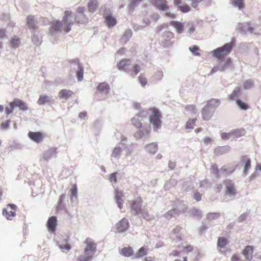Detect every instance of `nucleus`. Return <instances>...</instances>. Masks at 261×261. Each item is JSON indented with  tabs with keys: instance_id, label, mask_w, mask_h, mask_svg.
Masks as SVG:
<instances>
[{
	"instance_id": "aec40b11",
	"label": "nucleus",
	"mask_w": 261,
	"mask_h": 261,
	"mask_svg": "<svg viewBox=\"0 0 261 261\" xmlns=\"http://www.w3.org/2000/svg\"><path fill=\"white\" fill-rule=\"evenodd\" d=\"M97 90L100 93L107 94L109 92L110 88L108 84L103 82L99 84Z\"/></svg>"
},
{
	"instance_id": "9d476101",
	"label": "nucleus",
	"mask_w": 261,
	"mask_h": 261,
	"mask_svg": "<svg viewBox=\"0 0 261 261\" xmlns=\"http://www.w3.org/2000/svg\"><path fill=\"white\" fill-rule=\"evenodd\" d=\"M150 2L156 8L161 10L165 11L169 9L166 0H150Z\"/></svg>"
},
{
	"instance_id": "c9c22d12",
	"label": "nucleus",
	"mask_w": 261,
	"mask_h": 261,
	"mask_svg": "<svg viewBox=\"0 0 261 261\" xmlns=\"http://www.w3.org/2000/svg\"><path fill=\"white\" fill-rule=\"evenodd\" d=\"M210 170L212 174L215 175L217 177H219V170L217 165H212Z\"/></svg>"
},
{
	"instance_id": "2f4dec72",
	"label": "nucleus",
	"mask_w": 261,
	"mask_h": 261,
	"mask_svg": "<svg viewBox=\"0 0 261 261\" xmlns=\"http://www.w3.org/2000/svg\"><path fill=\"white\" fill-rule=\"evenodd\" d=\"M131 122L133 125L138 128H140L142 127L141 121L138 117L133 118L131 119Z\"/></svg>"
},
{
	"instance_id": "9b49d317",
	"label": "nucleus",
	"mask_w": 261,
	"mask_h": 261,
	"mask_svg": "<svg viewBox=\"0 0 261 261\" xmlns=\"http://www.w3.org/2000/svg\"><path fill=\"white\" fill-rule=\"evenodd\" d=\"M150 2L156 8L161 10L165 11L169 9L166 0H150Z\"/></svg>"
},
{
	"instance_id": "1a4fd4ad",
	"label": "nucleus",
	"mask_w": 261,
	"mask_h": 261,
	"mask_svg": "<svg viewBox=\"0 0 261 261\" xmlns=\"http://www.w3.org/2000/svg\"><path fill=\"white\" fill-rule=\"evenodd\" d=\"M129 227V223L125 218L122 219L116 225V228L118 232H122L125 231Z\"/></svg>"
},
{
	"instance_id": "4c0bfd02",
	"label": "nucleus",
	"mask_w": 261,
	"mask_h": 261,
	"mask_svg": "<svg viewBox=\"0 0 261 261\" xmlns=\"http://www.w3.org/2000/svg\"><path fill=\"white\" fill-rule=\"evenodd\" d=\"M138 81L142 87H145L147 84V80L143 74L140 75L138 77Z\"/></svg>"
},
{
	"instance_id": "0e129e2a",
	"label": "nucleus",
	"mask_w": 261,
	"mask_h": 261,
	"mask_svg": "<svg viewBox=\"0 0 261 261\" xmlns=\"http://www.w3.org/2000/svg\"><path fill=\"white\" fill-rule=\"evenodd\" d=\"M142 0H131V4L133 6L136 5L137 3L140 2Z\"/></svg>"
},
{
	"instance_id": "5701e85b",
	"label": "nucleus",
	"mask_w": 261,
	"mask_h": 261,
	"mask_svg": "<svg viewBox=\"0 0 261 261\" xmlns=\"http://www.w3.org/2000/svg\"><path fill=\"white\" fill-rule=\"evenodd\" d=\"M170 25L175 28L177 32L179 34L181 33L184 29V24L183 23L177 21H172L170 22Z\"/></svg>"
},
{
	"instance_id": "de8ad7c7",
	"label": "nucleus",
	"mask_w": 261,
	"mask_h": 261,
	"mask_svg": "<svg viewBox=\"0 0 261 261\" xmlns=\"http://www.w3.org/2000/svg\"><path fill=\"white\" fill-rule=\"evenodd\" d=\"M71 194L72 196H76L77 194V188L75 185H73L70 190Z\"/></svg>"
},
{
	"instance_id": "bf43d9fd",
	"label": "nucleus",
	"mask_w": 261,
	"mask_h": 261,
	"mask_svg": "<svg viewBox=\"0 0 261 261\" xmlns=\"http://www.w3.org/2000/svg\"><path fill=\"white\" fill-rule=\"evenodd\" d=\"M8 126H9L8 122H4L1 125L2 127L4 129L7 128L8 127Z\"/></svg>"
},
{
	"instance_id": "39448f33",
	"label": "nucleus",
	"mask_w": 261,
	"mask_h": 261,
	"mask_svg": "<svg viewBox=\"0 0 261 261\" xmlns=\"http://www.w3.org/2000/svg\"><path fill=\"white\" fill-rule=\"evenodd\" d=\"M151 114L149 116L150 123L152 124L154 130H157L161 126V114L160 111L156 109H150Z\"/></svg>"
},
{
	"instance_id": "2eb2a0df",
	"label": "nucleus",
	"mask_w": 261,
	"mask_h": 261,
	"mask_svg": "<svg viewBox=\"0 0 261 261\" xmlns=\"http://www.w3.org/2000/svg\"><path fill=\"white\" fill-rule=\"evenodd\" d=\"M226 185V193L228 195H234L236 193V190L234 187V184L231 180H226L224 181Z\"/></svg>"
},
{
	"instance_id": "a18cd8bd",
	"label": "nucleus",
	"mask_w": 261,
	"mask_h": 261,
	"mask_svg": "<svg viewBox=\"0 0 261 261\" xmlns=\"http://www.w3.org/2000/svg\"><path fill=\"white\" fill-rule=\"evenodd\" d=\"M243 85L244 89H248L251 88L252 87L253 83L252 80H248L244 82Z\"/></svg>"
},
{
	"instance_id": "20e7f679",
	"label": "nucleus",
	"mask_w": 261,
	"mask_h": 261,
	"mask_svg": "<svg viewBox=\"0 0 261 261\" xmlns=\"http://www.w3.org/2000/svg\"><path fill=\"white\" fill-rule=\"evenodd\" d=\"M219 103V100L217 99H212L207 101L206 105L201 110L203 119L209 120L212 117L214 110L218 107Z\"/></svg>"
},
{
	"instance_id": "7c9ffc66",
	"label": "nucleus",
	"mask_w": 261,
	"mask_h": 261,
	"mask_svg": "<svg viewBox=\"0 0 261 261\" xmlns=\"http://www.w3.org/2000/svg\"><path fill=\"white\" fill-rule=\"evenodd\" d=\"M49 101L50 98L49 96L46 95H41L37 101V103L39 105H42L45 103L49 102Z\"/></svg>"
},
{
	"instance_id": "f3484780",
	"label": "nucleus",
	"mask_w": 261,
	"mask_h": 261,
	"mask_svg": "<svg viewBox=\"0 0 261 261\" xmlns=\"http://www.w3.org/2000/svg\"><path fill=\"white\" fill-rule=\"evenodd\" d=\"M70 63H74L77 65L78 69L76 71V76L79 81H81L83 79L84 70L79 63L78 59H75L70 61Z\"/></svg>"
},
{
	"instance_id": "f03ea898",
	"label": "nucleus",
	"mask_w": 261,
	"mask_h": 261,
	"mask_svg": "<svg viewBox=\"0 0 261 261\" xmlns=\"http://www.w3.org/2000/svg\"><path fill=\"white\" fill-rule=\"evenodd\" d=\"M117 68L120 71L129 73L132 76L137 75L141 71V66L138 64L132 65L130 59L123 58L117 63Z\"/></svg>"
},
{
	"instance_id": "58836bf2",
	"label": "nucleus",
	"mask_w": 261,
	"mask_h": 261,
	"mask_svg": "<svg viewBox=\"0 0 261 261\" xmlns=\"http://www.w3.org/2000/svg\"><path fill=\"white\" fill-rule=\"evenodd\" d=\"M196 119H189L186 124V128L187 129H192L196 123Z\"/></svg>"
},
{
	"instance_id": "052dcab7",
	"label": "nucleus",
	"mask_w": 261,
	"mask_h": 261,
	"mask_svg": "<svg viewBox=\"0 0 261 261\" xmlns=\"http://www.w3.org/2000/svg\"><path fill=\"white\" fill-rule=\"evenodd\" d=\"M203 142L205 144H208V143H210L211 142V139L210 138H209V137H205L203 139Z\"/></svg>"
},
{
	"instance_id": "6e6552de",
	"label": "nucleus",
	"mask_w": 261,
	"mask_h": 261,
	"mask_svg": "<svg viewBox=\"0 0 261 261\" xmlns=\"http://www.w3.org/2000/svg\"><path fill=\"white\" fill-rule=\"evenodd\" d=\"M131 208L135 212L136 214H142L144 208L142 207L143 200L141 197H138L131 202Z\"/></svg>"
},
{
	"instance_id": "6ab92c4d",
	"label": "nucleus",
	"mask_w": 261,
	"mask_h": 261,
	"mask_svg": "<svg viewBox=\"0 0 261 261\" xmlns=\"http://www.w3.org/2000/svg\"><path fill=\"white\" fill-rule=\"evenodd\" d=\"M241 161L244 166V173L247 174L251 167V160L247 156H243L241 158Z\"/></svg>"
},
{
	"instance_id": "c756f323",
	"label": "nucleus",
	"mask_w": 261,
	"mask_h": 261,
	"mask_svg": "<svg viewBox=\"0 0 261 261\" xmlns=\"http://www.w3.org/2000/svg\"><path fill=\"white\" fill-rule=\"evenodd\" d=\"M147 249L144 247H141L135 255V258H139L142 257L147 254Z\"/></svg>"
},
{
	"instance_id": "69168bd1",
	"label": "nucleus",
	"mask_w": 261,
	"mask_h": 261,
	"mask_svg": "<svg viewBox=\"0 0 261 261\" xmlns=\"http://www.w3.org/2000/svg\"><path fill=\"white\" fill-rule=\"evenodd\" d=\"M117 203L118 204V206L120 208H121L122 207V200H116Z\"/></svg>"
},
{
	"instance_id": "79ce46f5",
	"label": "nucleus",
	"mask_w": 261,
	"mask_h": 261,
	"mask_svg": "<svg viewBox=\"0 0 261 261\" xmlns=\"http://www.w3.org/2000/svg\"><path fill=\"white\" fill-rule=\"evenodd\" d=\"M121 152V149L120 147H116L113 150V151L112 153V156L117 158H118Z\"/></svg>"
},
{
	"instance_id": "f704fd0d",
	"label": "nucleus",
	"mask_w": 261,
	"mask_h": 261,
	"mask_svg": "<svg viewBox=\"0 0 261 261\" xmlns=\"http://www.w3.org/2000/svg\"><path fill=\"white\" fill-rule=\"evenodd\" d=\"M20 44V40L19 38L15 37L11 39L10 41V45L13 48H16Z\"/></svg>"
},
{
	"instance_id": "864d4df0",
	"label": "nucleus",
	"mask_w": 261,
	"mask_h": 261,
	"mask_svg": "<svg viewBox=\"0 0 261 261\" xmlns=\"http://www.w3.org/2000/svg\"><path fill=\"white\" fill-rule=\"evenodd\" d=\"M184 249L188 252H191L193 250V247L191 245H188L184 247Z\"/></svg>"
},
{
	"instance_id": "a211bd4d",
	"label": "nucleus",
	"mask_w": 261,
	"mask_h": 261,
	"mask_svg": "<svg viewBox=\"0 0 261 261\" xmlns=\"http://www.w3.org/2000/svg\"><path fill=\"white\" fill-rule=\"evenodd\" d=\"M47 226L49 231H55L57 226V219L55 216H51L48 219Z\"/></svg>"
},
{
	"instance_id": "393cba45",
	"label": "nucleus",
	"mask_w": 261,
	"mask_h": 261,
	"mask_svg": "<svg viewBox=\"0 0 261 261\" xmlns=\"http://www.w3.org/2000/svg\"><path fill=\"white\" fill-rule=\"evenodd\" d=\"M241 132V130L239 129H234L230 131L229 133H222L221 134V138L224 140H227L229 139L232 135H237Z\"/></svg>"
},
{
	"instance_id": "b1692460",
	"label": "nucleus",
	"mask_w": 261,
	"mask_h": 261,
	"mask_svg": "<svg viewBox=\"0 0 261 261\" xmlns=\"http://www.w3.org/2000/svg\"><path fill=\"white\" fill-rule=\"evenodd\" d=\"M105 21L107 26L110 28L114 27L117 23L115 18L110 15H108L106 17Z\"/></svg>"
},
{
	"instance_id": "a878e982",
	"label": "nucleus",
	"mask_w": 261,
	"mask_h": 261,
	"mask_svg": "<svg viewBox=\"0 0 261 261\" xmlns=\"http://www.w3.org/2000/svg\"><path fill=\"white\" fill-rule=\"evenodd\" d=\"M241 92V88L237 87L233 90L232 93L228 95L229 99L230 100H237Z\"/></svg>"
},
{
	"instance_id": "4be33fe9",
	"label": "nucleus",
	"mask_w": 261,
	"mask_h": 261,
	"mask_svg": "<svg viewBox=\"0 0 261 261\" xmlns=\"http://www.w3.org/2000/svg\"><path fill=\"white\" fill-rule=\"evenodd\" d=\"M73 92L70 90L62 89L59 92V97L60 98L64 99L67 100L69 97H71Z\"/></svg>"
},
{
	"instance_id": "f8f14e48",
	"label": "nucleus",
	"mask_w": 261,
	"mask_h": 261,
	"mask_svg": "<svg viewBox=\"0 0 261 261\" xmlns=\"http://www.w3.org/2000/svg\"><path fill=\"white\" fill-rule=\"evenodd\" d=\"M150 2L156 8L161 10L165 11L169 9L166 0H150Z\"/></svg>"
},
{
	"instance_id": "3c124183",
	"label": "nucleus",
	"mask_w": 261,
	"mask_h": 261,
	"mask_svg": "<svg viewBox=\"0 0 261 261\" xmlns=\"http://www.w3.org/2000/svg\"><path fill=\"white\" fill-rule=\"evenodd\" d=\"M40 21L42 23V25H47L48 23V20L46 17H41L40 18Z\"/></svg>"
},
{
	"instance_id": "e2e57ef3",
	"label": "nucleus",
	"mask_w": 261,
	"mask_h": 261,
	"mask_svg": "<svg viewBox=\"0 0 261 261\" xmlns=\"http://www.w3.org/2000/svg\"><path fill=\"white\" fill-rule=\"evenodd\" d=\"M246 217V215L245 214H243V215H241L239 217V220L240 221H243L244 220H245Z\"/></svg>"
},
{
	"instance_id": "49530a36",
	"label": "nucleus",
	"mask_w": 261,
	"mask_h": 261,
	"mask_svg": "<svg viewBox=\"0 0 261 261\" xmlns=\"http://www.w3.org/2000/svg\"><path fill=\"white\" fill-rule=\"evenodd\" d=\"M97 4L91 2L88 6V10L90 12H93L97 8Z\"/></svg>"
},
{
	"instance_id": "dca6fc26",
	"label": "nucleus",
	"mask_w": 261,
	"mask_h": 261,
	"mask_svg": "<svg viewBox=\"0 0 261 261\" xmlns=\"http://www.w3.org/2000/svg\"><path fill=\"white\" fill-rule=\"evenodd\" d=\"M37 21L35 18L34 16L29 15L27 18V25L28 28L32 30L35 31L37 29Z\"/></svg>"
},
{
	"instance_id": "0eeeda50",
	"label": "nucleus",
	"mask_w": 261,
	"mask_h": 261,
	"mask_svg": "<svg viewBox=\"0 0 261 261\" xmlns=\"http://www.w3.org/2000/svg\"><path fill=\"white\" fill-rule=\"evenodd\" d=\"M16 206L13 204H9L6 208L3 209V214L8 220H11L16 215Z\"/></svg>"
},
{
	"instance_id": "4d7b16f0",
	"label": "nucleus",
	"mask_w": 261,
	"mask_h": 261,
	"mask_svg": "<svg viewBox=\"0 0 261 261\" xmlns=\"http://www.w3.org/2000/svg\"><path fill=\"white\" fill-rule=\"evenodd\" d=\"M14 108H12L10 106V108H7L6 109V112L7 114H10L11 113H12L13 110Z\"/></svg>"
},
{
	"instance_id": "412c9836",
	"label": "nucleus",
	"mask_w": 261,
	"mask_h": 261,
	"mask_svg": "<svg viewBox=\"0 0 261 261\" xmlns=\"http://www.w3.org/2000/svg\"><path fill=\"white\" fill-rule=\"evenodd\" d=\"M253 252V247L251 246H247L242 251V254L245 256L246 258L251 260L252 258Z\"/></svg>"
},
{
	"instance_id": "72a5a7b5",
	"label": "nucleus",
	"mask_w": 261,
	"mask_h": 261,
	"mask_svg": "<svg viewBox=\"0 0 261 261\" xmlns=\"http://www.w3.org/2000/svg\"><path fill=\"white\" fill-rule=\"evenodd\" d=\"M236 103L239 107L242 110H246L249 108L248 104L243 102L240 99H237Z\"/></svg>"
},
{
	"instance_id": "6e6d98bb",
	"label": "nucleus",
	"mask_w": 261,
	"mask_h": 261,
	"mask_svg": "<svg viewBox=\"0 0 261 261\" xmlns=\"http://www.w3.org/2000/svg\"><path fill=\"white\" fill-rule=\"evenodd\" d=\"M6 31L4 29H0V38L2 39L5 36Z\"/></svg>"
},
{
	"instance_id": "c03bdc74",
	"label": "nucleus",
	"mask_w": 261,
	"mask_h": 261,
	"mask_svg": "<svg viewBox=\"0 0 261 261\" xmlns=\"http://www.w3.org/2000/svg\"><path fill=\"white\" fill-rule=\"evenodd\" d=\"M174 214H178L177 213V210L176 209H172L168 211L165 214V217L167 218H171Z\"/></svg>"
},
{
	"instance_id": "cd10ccee",
	"label": "nucleus",
	"mask_w": 261,
	"mask_h": 261,
	"mask_svg": "<svg viewBox=\"0 0 261 261\" xmlns=\"http://www.w3.org/2000/svg\"><path fill=\"white\" fill-rule=\"evenodd\" d=\"M120 253L125 256H130L133 254V248L130 247H124L121 250Z\"/></svg>"
},
{
	"instance_id": "f257e3e1",
	"label": "nucleus",
	"mask_w": 261,
	"mask_h": 261,
	"mask_svg": "<svg viewBox=\"0 0 261 261\" xmlns=\"http://www.w3.org/2000/svg\"><path fill=\"white\" fill-rule=\"evenodd\" d=\"M84 251L77 257L78 261H90L96 251L97 245L91 239L88 238L85 241Z\"/></svg>"
},
{
	"instance_id": "37998d69",
	"label": "nucleus",
	"mask_w": 261,
	"mask_h": 261,
	"mask_svg": "<svg viewBox=\"0 0 261 261\" xmlns=\"http://www.w3.org/2000/svg\"><path fill=\"white\" fill-rule=\"evenodd\" d=\"M179 10L182 12V13H187L189 12L191 10V8L189 6L186 4L182 6H178Z\"/></svg>"
},
{
	"instance_id": "680f3d73",
	"label": "nucleus",
	"mask_w": 261,
	"mask_h": 261,
	"mask_svg": "<svg viewBox=\"0 0 261 261\" xmlns=\"http://www.w3.org/2000/svg\"><path fill=\"white\" fill-rule=\"evenodd\" d=\"M188 25L190 26L189 32L191 33L194 32L195 31V27L193 25H191L190 23H189Z\"/></svg>"
},
{
	"instance_id": "774afa93",
	"label": "nucleus",
	"mask_w": 261,
	"mask_h": 261,
	"mask_svg": "<svg viewBox=\"0 0 261 261\" xmlns=\"http://www.w3.org/2000/svg\"><path fill=\"white\" fill-rule=\"evenodd\" d=\"M221 170L222 171L224 172H227L228 170H227V167L225 166H223L221 168Z\"/></svg>"
},
{
	"instance_id": "338daca9",
	"label": "nucleus",
	"mask_w": 261,
	"mask_h": 261,
	"mask_svg": "<svg viewBox=\"0 0 261 261\" xmlns=\"http://www.w3.org/2000/svg\"><path fill=\"white\" fill-rule=\"evenodd\" d=\"M145 261H154L153 260L152 258L151 257H146L144 259Z\"/></svg>"
},
{
	"instance_id": "09e8293b",
	"label": "nucleus",
	"mask_w": 261,
	"mask_h": 261,
	"mask_svg": "<svg viewBox=\"0 0 261 261\" xmlns=\"http://www.w3.org/2000/svg\"><path fill=\"white\" fill-rule=\"evenodd\" d=\"M109 179L111 181L116 182L117 177H116V173H113L110 175Z\"/></svg>"
},
{
	"instance_id": "603ef678",
	"label": "nucleus",
	"mask_w": 261,
	"mask_h": 261,
	"mask_svg": "<svg viewBox=\"0 0 261 261\" xmlns=\"http://www.w3.org/2000/svg\"><path fill=\"white\" fill-rule=\"evenodd\" d=\"M194 198L196 201H199L201 199V194L199 192H196L194 194Z\"/></svg>"
},
{
	"instance_id": "5fc2aeb1",
	"label": "nucleus",
	"mask_w": 261,
	"mask_h": 261,
	"mask_svg": "<svg viewBox=\"0 0 261 261\" xmlns=\"http://www.w3.org/2000/svg\"><path fill=\"white\" fill-rule=\"evenodd\" d=\"M87 116V112H81L79 113V116L80 118H84Z\"/></svg>"
},
{
	"instance_id": "423d86ee",
	"label": "nucleus",
	"mask_w": 261,
	"mask_h": 261,
	"mask_svg": "<svg viewBox=\"0 0 261 261\" xmlns=\"http://www.w3.org/2000/svg\"><path fill=\"white\" fill-rule=\"evenodd\" d=\"M233 43L225 44L222 47H218L214 50L213 56L217 59H222L228 55L232 50Z\"/></svg>"
},
{
	"instance_id": "7ed1b4c3",
	"label": "nucleus",
	"mask_w": 261,
	"mask_h": 261,
	"mask_svg": "<svg viewBox=\"0 0 261 261\" xmlns=\"http://www.w3.org/2000/svg\"><path fill=\"white\" fill-rule=\"evenodd\" d=\"M72 13L68 11L65 12L64 16L63 18V22L56 21L52 24L50 31L53 33L56 31H64L67 33L70 30V25L72 23V19H69V17L71 16Z\"/></svg>"
},
{
	"instance_id": "bb28decb",
	"label": "nucleus",
	"mask_w": 261,
	"mask_h": 261,
	"mask_svg": "<svg viewBox=\"0 0 261 261\" xmlns=\"http://www.w3.org/2000/svg\"><path fill=\"white\" fill-rule=\"evenodd\" d=\"M145 148L148 152L154 154L157 151L158 146L156 143H151L146 145Z\"/></svg>"
},
{
	"instance_id": "4468645a",
	"label": "nucleus",
	"mask_w": 261,
	"mask_h": 261,
	"mask_svg": "<svg viewBox=\"0 0 261 261\" xmlns=\"http://www.w3.org/2000/svg\"><path fill=\"white\" fill-rule=\"evenodd\" d=\"M10 106L12 108L18 107L22 111H26L28 108L24 102L19 99H15L13 101L10 103Z\"/></svg>"
},
{
	"instance_id": "13d9d810",
	"label": "nucleus",
	"mask_w": 261,
	"mask_h": 261,
	"mask_svg": "<svg viewBox=\"0 0 261 261\" xmlns=\"http://www.w3.org/2000/svg\"><path fill=\"white\" fill-rule=\"evenodd\" d=\"M239 259V258L238 256L236 254H233L231 256V261H238Z\"/></svg>"
},
{
	"instance_id": "473e14b6",
	"label": "nucleus",
	"mask_w": 261,
	"mask_h": 261,
	"mask_svg": "<svg viewBox=\"0 0 261 261\" xmlns=\"http://www.w3.org/2000/svg\"><path fill=\"white\" fill-rule=\"evenodd\" d=\"M227 244V240L223 237H220L218 238L217 246L220 248L224 247Z\"/></svg>"
},
{
	"instance_id": "8fccbe9b",
	"label": "nucleus",
	"mask_w": 261,
	"mask_h": 261,
	"mask_svg": "<svg viewBox=\"0 0 261 261\" xmlns=\"http://www.w3.org/2000/svg\"><path fill=\"white\" fill-rule=\"evenodd\" d=\"M123 196V194L121 192L117 191L116 193L115 198L116 200H121L122 201V197Z\"/></svg>"
},
{
	"instance_id": "c85d7f7f",
	"label": "nucleus",
	"mask_w": 261,
	"mask_h": 261,
	"mask_svg": "<svg viewBox=\"0 0 261 261\" xmlns=\"http://www.w3.org/2000/svg\"><path fill=\"white\" fill-rule=\"evenodd\" d=\"M231 3L233 6L238 8L240 10H242L245 7L244 0H232Z\"/></svg>"
},
{
	"instance_id": "ddd939ff",
	"label": "nucleus",
	"mask_w": 261,
	"mask_h": 261,
	"mask_svg": "<svg viewBox=\"0 0 261 261\" xmlns=\"http://www.w3.org/2000/svg\"><path fill=\"white\" fill-rule=\"evenodd\" d=\"M28 136L32 140L35 142L40 143L42 141L44 136L43 134L41 132H29Z\"/></svg>"
},
{
	"instance_id": "e433bc0d",
	"label": "nucleus",
	"mask_w": 261,
	"mask_h": 261,
	"mask_svg": "<svg viewBox=\"0 0 261 261\" xmlns=\"http://www.w3.org/2000/svg\"><path fill=\"white\" fill-rule=\"evenodd\" d=\"M185 110L191 113L195 114L196 112V106L194 105H189L186 106L185 107Z\"/></svg>"
},
{
	"instance_id": "ea45409f",
	"label": "nucleus",
	"mask_w": 261,
	"mask_h": 261,
	"mask_svg": "<svg viewBox=\"0 0 261 261\" xmlns=\"http://www.w3.org/2000/svg\"><path fill=\"white\" fill-rule=\"evenodd\" d=\"M59 247L63 251H69L71 248L70 245L66 241L64 243L61 244Z\"/></svg>"
},
{
	"instance_id": "a19ab883",
	"label": "nucleus",
	"mask_w": 261,
	"mask_h": 261,
	"mask_svg": "<svg viewBox=\"0 0 261 261\" xmlns=\"http://www.w3.org/2000/svg\"><path fill=\"white\" fill-rule=\"evenodd\" d=\"M190 50L192 53V54L195 56H200V53L198 52L199 50V48L196 46H193L189 48Z\"/></svg>"
}]
</instances>
